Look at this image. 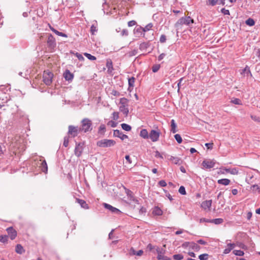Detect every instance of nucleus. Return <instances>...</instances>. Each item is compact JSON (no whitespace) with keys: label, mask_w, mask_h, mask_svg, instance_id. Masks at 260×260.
<instances>
[{"label":"nucleus","mask_w":260,"mask_h":260,"mask_svg":"<svg viewBox=\"0 0 260 260\" xmlns=\"http://www.w3.org/2000/svg\"><path fill=\"white\" fill-rule=\"evenodd\" d=\"M116 142L114 140L109 139H103L97 142V146L100 147H110L115 145Z\"/></svg>","instance_id":"nucleus-1"},{"label":"nucleus","mask_w":260,"mask_h":260,"mask_svg":"<svg viewBox=\"0 0 260 260\" xmlns=\"http://www.w3.org/2000/svg\"><path fill=\"white\" fill-rule=\"evenodd\" d=\"M91 126V121L88 118H85L82 120V125L80 131L84 133L90 131L92 129Z\"/></svg>","instance_id":"nucleus-2"},{"label":"nucleus","mask_w":260,"mask_h":260,"mask_svg":"<svg viewBox=\"0 0 260 260\" xmlns=\"http://www.w3.org/2000/svg\"><path fill=\"white\" fill-rule=\"evenodd\" d=\"M128 100L124 98L120 99V106L119 107V110L126 116L127 115L129 112L128 109Z\"/></svg>","instance_id":"nucleus-3"},{"label":"nucleus","mask_w":260,"mask_h":260,"mask_svg":"<svg viewBox=\"0 0 260 260\" xmlns=\"http://www.w3.org/2000/svg\"><path fill=\"white\" fill-rule=\"evenodd\" d=\"M193 23V20L190 17H182L178 20L176 24V27H178L179 25H189L190 24Z\"/></svg>","instance_id":"nucleus-4"},{"label":"nucleus","mask_w":260,"mask_h":260,"mask_svg":"<svg viewBox=\"0 0 260 260\" xmlns=\"http://www.w3.org/2000/svg\"><path fill=\"white\" fill-rule=\"evenodd\" d=\"M53 74L48 71H44L43 74V81L47 85H50L52 82Z\"/></svg>","instance_id":"nucleus-5"},{"label":"nucleus","mask_w":260,"mask_h":260,"mask_svg":"<svg viewBox=\"0 0 260 260\" xmlns=\"http://www.w3.org/2000/svg\"><path fill=\"white\" fill-rule=\"evenodd\" d=\"M166 250L161 247H156L157 258L158 260H171V259L164 255Z\"/></svg>","instance_id":"nucleus-6"},{"label":"nucleus","mask_w":260,"mask_h":260,"mask_svg":"<svg viewBox=\"0 0 260 260\" xmlns=\"http://www.w3.org/2000/svg\"><path fill=\"white\" fill-rule=\"evenodd\" d=\"M160 132L159 131L152 129L149 134V138L153 142H156L159 140Z\"/></svg>","instance_id":"nucleus-7"},{"label":"nucleus","mask_w":260,"mask_h":260,"mask_svg":"<svg viewBox=\"0 0 260 260\" xmlns=\"http://www.w3.org/2000/svg\"><path fill=\"white\" fill-rule=\"evenodd\" d=\"M215 162L213 160H204L202 162L203 168L205 169H210L215 166Z\"/></svg>","instance_id":"nucleus-8"},{"label":"nucleus","mask_w":260,"mask_h":260,"mask_svg":"<svg viewBox=\"0 0 260 260\" xmlns=\"http://www.w3.org/2000/svg\"><path fill=\"white\" fill-rule=\"evenodd\" d=\"M37 165L41 169L44 173H46L48 171V167L45 160L40 159L37 161Z\"/></svg>","instance_id":"nucleus-9"},{"label":"nucleus","mask_w":260,"mask_h":260,"mask_svg":"<svg viewBox=\"0 0 260 260\" xmlns=\"http://www.w3.org/2000/svg\"><path fill=\"white\" fill-rule=\"evenodd\" d=\"M84 144L79 143L77 144L75 148L74 153L77 156L79 157L81 155L83 150Z\"/></svg>","instance_id":"nucleus-10"},{"label":"nucleus","mask_w":260,"mask_h":260,"mask_svg":"<svg viewBox=\"0 0 260 260\" xmlns=\"http://www.w3.org/2000/svg\"><path fill=\"white\" fill-rule=\"evenodd\" d=\"M221 170L223 171L222 172V174L224 173V172L226 173H230L232 175H238L239 173L238 169L237 168H222L221 169Z\"/></svg>","instance_id":"nucleus-11"},{"label":"nucleus","mask_w":260,"mask_h":260,"mask_svg":"<svg viewBox=\"0 0 260 260\" xmlns=\"http://www.w3.org/2000/svg\"><path fill=\"white\" fill-rule=\"evenodd\" d=\"M103 205L106 209H108L113 213L119 214L121 213L120 211L118 209L108 204L104 203Z\"/></svg>","instance_id":"nucleus-12"},{"label":"nucleus","mask_w":260,"mask_h":260,"mask_svg":"<svg viewBox=\"0 0 260 260\" xmlns=\"http://www.w3.org/2000/svg\"><path fill=\"white\" fill-rule=\"evenodd\" d=\"M113 135L114 137L120 138L122 140H123L128 138L127 135L123 134L122 132L118 129H115L114 131Z\"/></svg>","instance_id":"nucleus-13"},{"label":"nucleus","mask_w":260,"mask_h":260,"mask_svg":"<svg viewBox=\"0 0 260 260\" xmlns=\"http://www.w3.org/2000/svg\"><path fill=\"white\" fill-rule=\"evenodd\" d=\"M7 231L11 240H13L16 238L17 232L12 227L7 228Z\"/></svg>","instance_id":"nucleus-14"},{"label":"nucleus","mask_w":260,"mask_h":260,"mask_svg":"<svg viewBox=\"0 0 260 260\" xmlns=\"http://www.w3.org/2000/svg\"><path fill=\"white\" fill-rule=\"evenodd\" d=\"M78 131V129L77 127H75L72 125H70L69 126L68 133L70 135H73V137H75L77 135Z\"/></svg>","instance_id":"nucleus-15"},{"label":"nucleus","mask_w":260,"mask_h":260,"mask_svg":"<svg viewBox=\"0 0 260 260\" xmlns=\"http://www.w3.org/2000/svg\"><path fill=\"white\" fill-rule=\"evenodd\" d=\"M212 200H207L203 202L201 204V207L204 209H210L212 205Z\"/></svg>","instance_id":"nucleus-16"},{"label":"nucleus","mask_w":260,"mask_h":260,"mask_svg":"<svg viewBox=\"0 0 260 260\" xmlns=\"http://www.w3.org/2000/svg\"><path fill=\"white\" fill-rule=\"evenodd\" d=\"M224 0H208L207 5L214 6L215 5L224 4Z\"/></svg>","instance_id":"nucleus-17"},{"label":"nucleus","mask_w":260,"mask_h":260,"mask_svg":"<svg viewBox=\"0 0 260 260\" xmlns=\"http://www.w3.org/2000/svg\"><path fill=\"white\" fill-rule=\"evenodd\" d=\"M65 79L67 81H71L73 78V75L69 71L66 70L63 74Z\"/></svg>","instance_id":"nucleus-18"},{"label":"nucleus","mask_w":260,"mask_h":260,"mask_svg":"<svg viewBox=\"0 0 260 260\" xmlns=\"http://www.w3.org/2000/svg\"><path fill=\"white\" fill-rule=\"evenodd\" d=\"M169 160L173 164L176 165H180L182 162L181 159L178 157L171 156Z\"/></svg>","instance_id":"nucleus-19"},{"label":"nucleus","mask_w":260,"mask_h":260,"mask_svg":"<svg viewBox=\"0 0 260 260\" xmlns=\"http://www.w3.org/2000/svg\"><path fill=\"white\" fill-rule=\"evenodd\" d=\"M134 33L137 35H144V32L142 27L139 26L136 27L134 29Z\"/></svg>","instance_id":"nucleus-20"},{"label":"nucleus","mask_w":260,"mask_h":260,"mask_svg":"<svg viewBox=\"0 0 260 260\" xmlns=\"http://www.w3.org/2000/svg\"><path fill=\"white\" fill-rule=\"evenodd\" d=\"M76 201L78 203H79L80 205L82 208L85 209H88L89 208L88 205L86 204V202L84 200L79 199H76Z\"/></svg>","instance_id":"nucleus-21"},{"label":"nucleus","mask_w":260,"mask_h":260,"mask_svg":"<svg viewBox=\"0 0 260 260\" xmlns=\"http://www.w3.org/2000/svg\"><path fill=\"white\" fill-rule=\"evenodd\" d=\"M235 244L234 243H229L227 245V247L224 250L223 253L224 254L229 253L235 247Z\"/></svg>","instance_id":"nucleus-22"},{"label":"nucleus","mask_w":260,"mask_h":260,"mask_svg":"<svg viewBox=\"0 0 260 260\" xmlns=\"http://www.w3.org/2000/svg\"><path fill=\"white\" fill-rule=\"evenodd\" d=\"M171 132L173 133L177 132V125L175 123L174 119H172L171 121Z\"/></svg>","instance_id":"nucleus-23"},{"label":"nucleus","mask_w":260,"mask_h":260,"mask_svg":"<svg viewBox=\"0 0 260 260\" xmlns=\"http://www.w3.org/2000/svg\"><path fill=\"white\" fill-rule=\"evenodd\" d=\"M241 74L244 76H246L247 77H248L249 76H251L252 75L249 68L247 66H246L244 69L242 70Z\"/></svg>","instance_id":"nucleus-24"},{"label":"nucleus","mask_w":260,"mask_h":260,"mask_svg":"<svg viewBox=\"0 0 260 260\" xmlns=\"http://www.w3.org/2000/svg\"><path fill=\"white\" fill-rule=\"evenodd\" d=\"M140 136L145 139L149 138V134L146 129H142L140 131Z\"/></svg>","instance_id":"nucleus-25"},{"label":"nucleus","mask_w":260,"mask_h":260,"mask_svg":"<svg viewBox=\"0 0 260 260\" xmlns=\"http://www.w3.org/2000/svg\"><path fill=\"white\" fill-rule=\"evenodd\" d=\"M231 181L229 179H221L217 181L218 184H222L223 185H228L230 184Z\"/></svg>","instance_id":"nucleus-26"},{"label":"nucleus","mask_w":260,"mask_h":260,"mask_svg":"<svg viewBox=\"0 0 260 260\" xmlns=\"http://www.w3.org/2000/svg\"><path fill=\"white\" fill-rule=\"evenodd\" d=\"M49 27H50V29L53 32H54L56 35H58L59 36L63 37H66V38L67 37V35L66 34H65L64 33H62L61 32L58 31V30H56L55 29H54L53 27H52L51 26H49Z\"/></svg>","instance_id":"nucleus-27"},{"label":"nucleus","mask_w":260,"mask_h":260,"mask_svg":"<svg viewBox=\"0 0 260 260\" xmlns=\"http://www.w3.org/2000/svg\"><path fill=\"white\" fill-rule=\"evenodd\" d=\"M152 213L155 215H161L162 214V211L159 208L155 207L153 209Z\"/></svg>","instance_id":"nucleus-28"},{"label":"nucleus","mask_w":260,"mask_h":260,"mask_svg":"<svg viewBox=\"0 0 260 260\" xmlns=\"http://www.w3.org/2000/svg\"><path fill=\"white\" fill-rule=\"evenodd\" d=\"M24 249H23V247L20 245V244H17L16 246V252L17 253H19V254H22V253L24 252Z\"/></svg>","instance_id":"nucleus-29"},{"label":"nucleus","mask_w":260,"mask_h":260,"mask_svg":"<svg viewBox=\"0 0 260 260\" xmlns=\"http://www.w3.org/2000/svg\"><path fill=\"white\" fill-rule=\"evenodd\" d=\"M189 248H191L194 250L198 251L200 249V247L197 244L194 242H190V245Z\"/></svg>","instance_id":"nucleus-30"},{"label":"nucleus","mask_w":260,"mask_h":260,"mask_svg":"<svg viewBox=\"0 0 260 260\" xmlns=\"http://www.w3.org/2000/svg\"><path fill=\"white\" fill-rule=\"evenodd\" d=\"M135 81V79L133 77L129 78L128 79V85H129L128 89H129L130 88H133L134 85Z\"/></svg>","instance_id":"nucleus-31"},{"label":"nucleus","mask_w":260,"mask_h":260,"mask_svg":"<svg viewBox=\"0 0 260 260\" xmlns=\"http://www.w3.org/2000/svg\"><path fill=\"white\" fill-rule=\"evenodd\" d=\"M121 125L122 128L125 131L129 132L132 129L131 126L127 124L122 123V124H121Z\"/></svg>","instance_id":"nucleus-32"},{"label":"nucleus","mask_w":260,"mask_h":260,"mask_svg":"<svg viewBox=\"0 0 260 260\" xmlns=\"http://www.w3.org/2000/svg\"><path fill=\"white\" fill-rule=\"evenodd\" d=\"M222 218H216L214 219H211V223H214L215 224H219L223 222Z\"/></svg>","instance_id":"nucleus-33"},{"label":"nucleus","mask_w":260,"mask_h":260,"mask_svg":"<svg viewBox=\"0 0 260 260\" xmlns=\"http://www.w3.org/2000/svg\"><path fill=\"white\" fill-rule=\"evenodd\" d=\"M153 24L151 23H150L146 25L144 27H143L144 33L150 30Z\"/></svg>","instance_id":"nucleus-34"},{"label":"nucleus","mask_w":260,"mask_h":260,"mask_svg":"<svg viewBox=\"0 0 260 260\" xmlns=\"http://www.w3.org/2000/svg\"><path fill=\"white\" fill-rule=\"evenodd\" d=\"M233 253L235 255L238 256H243L244 254V252L241 250H234L233 251Z\"/></svg>","instance_id":"nucleus-35"},{"label":"nucleus","mask_w":260,"mask_h":260,"mask_svg":"<svg viewBox=\"0 0 260 260\" xmlns=\"http://www.w3.org/2000/svg\"><path fill=\"white\" fill-rule=\"evenodd\" d=\"M246 24L249 26H253L254 25V21L253 20V19H251V18H248L246 21Z\"/></svg>","instance_id":"nucleus-36"},{"label":"nucleus","mask_w":260,"mask_h":260,"mask_svg":"<svg viewBox=\"0 0 260 260\" xmlns=\"http://www.w3.org/2000/svg\"><path fill=\"white\" fill-rule=\"evenodd\" d=\"M106 130V126L104 124H101L99 128V133L100 134H104Z\"/></svg>","instance_id":"nucleus-37"},{"label":"nucleus","mask_w":260,"mask_h":260,"mask_svg":"<svg viewBox=\"0 0 260 260\" xmlns=\"http://www.w3.org/2000/svg\"><path fill=\"white\" fill-rule=\"evenodd\" d=\"M84 55L89 60H94L96 59V57L90 54L85 53Z\"/></svg>","instance_id":"nucleus-38"},{"label":"nucleus","mask_w":260,"mask_h":260,"mask_svg":"<svg viewBox=\"0 0 260 260\" xmlns=\"http://www.w3.org/2000/svg\"><path fill=\"white\" fill-rule=\"evenodd\" d=\"M174 137H175V139L176 140V141L179 144H180L182 142V138H181V136L179 134H176L174 136Z\"/></svg>","instance_id":"nucleus-39"},{"label":"nucleus","mask_w":260,"mask_h":260,"mask_svg":"<svg viewBox=\"0 0 260 260\" xmlns=\"http://www.w3.org/2000/svg\"><path fill=\"white\" fill-rule=\"evenodd\" d=\"M208 257V254L205 253L199 255V258L200 260H207Z\"/></svg>","instance_id":"nucleus-40"},{"label":"nucleus","mask_w":260,"mask_h":260,"mask_svg":"<svg viewBox=\"0 0 260 260\" xmlns=\"http://www.w3.org/2000/svg\"><path fill=\"white\" fill-rule=\"evenodd\" d=\"M173 258L175 260H181L183 258V256L182 254H177L174 255Z\"/></svg>","instance_id":"nucleus-41"},{"label":"nucleus","mask_w":260,"mask_h":260,"mask_svg":"<svg viewBox=\"0 0 260 260\" xmlns=\"http://www.w3.org/2000/svg\"><path fill=\"white\" fill-rule=\"evenodd\" d=\"M106 66H107V67L108 68V71L109 72H111V71H112V70L113 69L112 62L111 61H107Z\"/></svg>","instance_id":"nucleus-42"},{"label":"nucleus","mask_w":260,"mask_h":260,"mask_svg":"<svg viewBox=\"0 0 260 260\" xmlns=\"http://www.w3.org/2000/svg\"><path fill=\"white\" fill-rule=\"evenodd\" d=\"M179 192L182 195L186 194V193L185 187L183 186H180L179 189Z\"/></svg>","instance_id":"nucleus-43"},{"label":"nucleus","mask_w":260,"mask_h":260,"mask_svg":"<svg viewBox=\"0 0 260 260\" xmlns=\"http://www.w3.org/2000/svg\"><path fill=\"white\" fill-rule=\"evenodd\" d=\"M231 102L236 105H241V101L239 99H237V98H235V99L232 100Z\"/></svg>","instance_id":"nucleus-44"},{"label":"nucleus","mask_w":260,"mask_h":260,"mask_svg":"<svg viewBox=\"0 0 260 260\" xmlns=\"http://www.w3.org/2000/svg\"><path fill=\"white\" fill-rule=\"evenodd\" d=\"M159 68H160V65L156 64L152 67V70L154 73H156L159 70Z\"/></svg>","instance_id":"nucleus-45"},{"label":"nucleus","mask_w":260,"mask_h":260,"mask_svg":"<svg viewBox=\"0 0 260 260\" xmlns=\"http://www.w3.org/2000/svg\"><path fill=\"white\" fill-rule=\"evenodd\" d=\"M113 115V119L114 120H117L119 118V113L117 112H114L112 114Z\"/></svg>","instance_id":"nucleus-46"},{"label":"nucleus","mask_w":260,"mask_h":260,"mask_svg":"<svg viewBox=\"0 0 260 260\" xmlns=\"http://www.w3.org/2000/svg\"><path fill=\"white\" fill-rule=\"evenodd\" d=\"M8 237L7 236H0V242L5 243L7 241Z\"/></svg>","instance_id":"nucleus-47"},{"label":"nucleus","mask_w":260,"mask_h":260,"mask_svg":"<svg viewBox=\"0 0 260 260\" xmlns=\"http://www.w3.org/2000/svg\"><path fill=\"white\" fill-rule=\"evenodd\" d=\"M98 30V29L96 28V26H95L94 24H92L90 27V31L92 35L94 34L95 32H96Z\"/></svg>","instance_id":"nucleus-48"},{"label":"nucleus","mask_w":260,"mask_h":260,"mask_svg":"<svg viewBox=\"0 0 260 260\" xmlns=\"http://www.w3.org/2000/svg\"><path fill=\"white\" fill-rule=\"evenodd\" d=\"M253 191H260V187L258 185H253L251 186Z\"/></svg>","instance_id":"nucleus-49"},{"label":"nucleus","mask_w":260,"mask_h":260,"mask_svg":"<svg viewBox=\"0 0 260 260\" xmlns=\"http://www.w3.org/2000/svg\"><path fill=\"white\" fill-rule=\"evenodd\" d=\"M108 125L111 126L112 127H115L117 125V123L114 121L111 120L108 122Z\"/></svg>","instance_id":"nucleus-50"},{"label":"nucleus","mask_w":260,"mask_h":260,"mask_svg":"<svg viewBox=\"0 0 260 260\" xmlns=\"http://www.w3.org/2000/svg\"><path fill=\"white\" fill-rule=\"evenodd\" d=\"M155 157L156 158H159L161 159H163V156L161 154H160L158 151H156L155 152Z\"/></svg>","instance_id":"nucleus-51"},{"label":"nucleus","mask_w":260,"mask_h":260,"mask_svg":"<svg viewBox=\"0 0 260 260\" xmlns=\"http://www.w3.org/2000/svg\"><path fill=\"white\" fill-rule=\"evenodd\" d=\"M137 54V50L136 49L132 50L131 51L129 52V53H128L129 56H135Z\"/></svg>","instance_id":"nucleus-52"},{"label":"nucleus","mask_w":260,"mask_h":260,"mask_svg":"<svg viewBox=\"0 0 260 260\" xmlns=\"http://www.w3.org/2000/svg\"><path fill=\"white\" fill-rule=\"evenodd\" d=\"M158 184L160 186L165 187L167 185V183L164 180H161L158 182Z\"/></svg>","instance_id":"nucleus-53"},{"label":"nucleus","mask_w":260,"mask_h":260,"mask_svg":"<svg viewBox=\"0 0 260 260\" xmlns=\"http://www.w3.org/2000/svg\"><path fill=\"white\" fill-rule=\"evenodd\" d=\"M211 219H208L205 218H201L200 220V222H210L211 223Z\"/></svg>","instance_id":"nucleus-54"},{"label":"nucleus","mask_w":260,"mask_h":260,"mask_svg":"<svg viewBox=\"0 0 260 260\" xmlns=\"http://www.w3.org/2000/svg\"><path fill=\"white\" fill-rule=\"evenodd\" d=\"M69 144V138L68 137H65L64 138V141H63V146L64 147H67Z\"/></svg>","instance_id":"nucleus-55"},{"label":"nucleus","mask_w":260,"mask_h":260,"mask_svg":"<svg viewBox=\"0 0 260 260\" xmlns=\"http://www.w3.org/2000/svg\"><path fill=\"white\" fill-rule=\"evenodd\" d=\"M125 158L126 160V161L125 162L126 164V163H128V164H132V160H131L130 156L129 155H126Z\"/></svg>","instance_id":"nucleus-56"},{"label":"nucleus","mask_w":260,"mask_h":260,"mask_svg":"<svg viewBox=\"0 0 260 260\" xmlns=\"http://www.w3.org/2000/svg\"><path fill=\"white\" fill-rule=\"evenodd\" d=\"M221 12L224 14V15H230V11L229 10H226L224 8H223L221 9Z\"/></svg>","instance_id":"nucleus-57"},{"label":"nucleus","mask_w":260,"mask_h":260,"mask_svg":"<svg viewBox=\"0 0 260 260\" xmlns=\"http://www.w3.org/2000/svg\"><path fill=\"white\" fill-rule=\"evenodd\" d=\"M159 41L161 43H165L166 41V36L164 35H161L160 37Z\"/></svg>","instance_id":"nucleus-58"},{"label":"nucleus","mask_w":260,"mask_h":260,"mask_svg":"<svg viewBox=\"0 0 260 260\" xmlns=\"http://www.w3.org/2000/svg\"><path fill=\"white\" fill-rule=\"evenodd\" d=\"M136 24V22L135 20H131L128 22V26L129 27L133 26Z\"/></svg>","instance_id":"nucleus-59"},{"label":"nucleus","mask_w":260,"mask_h":260,"mask_svg":"<svg viewBox=\"0 0 260 260\" xmlns=\"http://www.w3.org/2000/svg\"><path fill=\"white\" fill-rule=\"evenodd\" d=\"M147 249H149L150 251H152L153 249H155V246H153L152 244H149L148 245H147Z\"/></svg>","instance_id":"nucleus-60"},{"label":"nucleus","mask_w":260,"mask_h":260,"mask_svg":"<svg viewBox=\"0 0 260 260\" xmlns=\"http://www.w3.org/2000/svg\"><path fill=\"white\" fill-rule=\"evenodd\" d=\"M251 118L256 121L260 122V118L256 117V116L251 115Z\"/></svg>","instance_id":"nucleus-61"},{"label":"nucleus","mask_w":260,"mask_h":260,"mask_svg":"<svg viewBox=\"0 0 260 260\" xmlns=\"http://www.w3.org/2000/svg\"><path fill=\"white\" fill-rule=\"evenodd\" d=\"M166 56V54L165 53H161V54H160L158 57V60L159 61H160L162 59H164V58L165 57V56Z\"/></svg>","instance_id":"nucleus-62"},{"label":"nucleus","mask_w":260,"mask_h":260,"mask_svg":"<svg viewBox=\"0 0 260 260\" xmlns=\"http://www.w3.org/2000/svg\"><path fill=\"white\" fill-rule=\"evenodd\" d=\"M205 146L208 149H211L213 147V143H206Z\"/></svg>","instance_id":"nucleus-63"},{"label":"nucleus","mask_w":260,"mask_h":260,"mask_svg":"<svg viewBox=\"0 0 260 260\" xmlns=\"http://www.w3.org/2000/svg\"><path fill=\"white\" fill-rule=\"evenodd\" d=\"M76 56L80 60H83L84 59L83 56L79 53H77Z\"/></svg>","instance_id":"nucleus-64"}]
</instances>
